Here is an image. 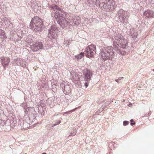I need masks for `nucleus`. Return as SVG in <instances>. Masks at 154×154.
Listing matches in <instances>:
<instances>
[{
  "label": "nucleus",
  "instance_id": "1",
  "mask_svg": "<svg viewBox=\"0 0 154 154\" xmlns=\"http://www.w3.org/2000/svg\"><path fill=\"white\" fill-rule=\"evenodd\" d=\"M124 38L123 36L119 33H115L112 37V40L113 42V45L115 48L111 46L107 47L104 48L102 49L101 52L100 53L101 58L104 60H112L114 57L115 50L118 54H124L120 49L119 44L120 42L123 40Z\"/></svg>",
  "mask_w": 154,
  "mask_h": 154
},
{
  "label": "nucleus",
  "instance_id": "2",
  "mask_svg": "<svg viewBox=\"0 0 154 154\" xmlns=\"http://www.w3.org/2000/svg\"><path fill=\"white\" fill-rule=\"evenodd\" d=\"M42 20L37 16L33 17L30 23L29 28L35 32H40L42 31L44 25Z\"/></svg>",
  "mask_w": 154,
  "mask_h": 154
},
{
  "label": "nucleus",
  "instance_id": "3",
  "mask_svg": "<svg viewBox=\"0 0 154 154\" xmlns=\"http://www.w3.org/2000/svg\"><path fill=\"white\" fill-rule=\"evenodd\" d=\"M117 15L119 21L122 23L124 26H126L128 24V18L129 16L128 12L125 11L123 9L119 10L117 13Z\"/></svg>",
  "mask_w": 154,
  "mask_h": 154
},
{
  "label": "nucleus",
  "instance_id": "4",
  "mask_svg": "<svg viewBox=\"0 0 154 154\" xmlns=\"http://www.w3.org/2000/svg\"><path fill=\"white\" fill-rule=\"evenodd\" d=\"M83 75L84 81H85V85L86 88L88 86V82L91 80L93 73L91 71L86 69L83 71Z\"/></svg>",
  "mask_w": 154,
  "mask_h": 154
},
{
  "label": "nucleus",
  "instance_id": "5",
  "mask_svg": "<svg viewBox=\"0 0 154 154\" xmlns=\"http://www.w3.org/2000/svg\"><path fill=\"white\" fill-rule=\"evenodd\" d=\"M96 47L94 45H90L86 48L84 53L88 57H91L93 56Z\"/></svg>",
  "mask_w": 154,
  "mask_h": 154
},
{
  "label": "nucleus",
  "instance_id": "6",
  "mask_svg": "<svg viewBox=\"0 0 154 154\" xmlns=\"http://www.w3.org/2000/svg\"><path fill=\"white\" fill-rule=\"evenodd\" d=\"M58 30L56 26H52L48 30L49 35H50L52 38H56L57 36Z\"/></svg>",
  "mask_w": 154,
  "mask_h": 154
},
{
  "label": "nucleus",
  "instance_id": "7",
  "mask_svg": "<svg viewBox=\"0 0 154 154\" xmlns=\"http://www.w3.org/2000/svg\"><path fill=\"white\" fill-rule=\"evenodd\" d=\"M57 22L60 26L65 29L70 28L71 26H72L70 23L67 21L65 19L63 20L61 19V20H58Z\"/></svg>",
  "mask_w": 154,
  "mask_h": 154
},
{
  "label": "nucleus",
  "instance_id": "8",
  "mask_svg": "<svg viewBox=\"0 0 154 154\" xmlns=\"http://www.w3.org/2000/svg\"><path fill=\"white\" fill-rule=\"evenodd\" d=\"M60 86L62 88L63 92L65 95H69L71 91V88L69 85H65L64 83L60 84Z\"/></svg>",
  "mask_w": 154,
  "mask_h": 154
},
{
  "label": "nucleus",
  "instance_id": "9",
  "mask_svg": "<svg viewBox=\"0 0 154 154\" xmlns=\"http://www.w3.org/2000/svg\"><path fill=\"white\" fill-rule=\"evenodd\" d=\"M1 60L2 64L4 68L8 66L10 62V59L8 57H1Z\"/></svg>",
  "mask_w": 154,
  "mask_h": 154
},
{
  "label": "nucleus",
  "instance_id": "10",
  "mask_svg": "<svg viewBox=\"0 0 154 154\" xmlns=\"http://www.w3.org/2000/svg\"><path fill=\"white\" fill-rule=\"evenodd\" d=\"M130 34L131 37L133 39H135L137 38L138 35V33L136 30L135 29L132 28L130 29Z\"/></svg>",
  "mask_w": 154,
  "mask_h": 154
},
{
  "label": "nucleus",
  "instance_id": "11",
  "mask_svg": "<svg viewBox=\"0 0 154 154\" xmlns=\"http://www.w3.org/2000/svg\"><path fill=\"white\" fill-rule=\"evenodd\" d=\"M143 14L147 17H154V12L151 10H148L145 11L144 12Z\"/></svg>",
  "mask_w": 154,
  "mask_h": 154
},
{
  "label": "nucleus",
  "instance_id": "12",
  "mask_svg": "<svg viewBox=\"0 0 154 154\" xmlns=\"http://www.w3.org/2000/svg\"><path fill=\"white\" fill-rule=\"evenodd\" d=\"M123 48L126 49L128 48V46L127 40L124 38L123 40L120 42V43L119 44Z\"/></svg>",
  "mask_w": 154,
  "mask_h": 154
},
{
  "label": "nucleus",
  "instance_id": "13",
  "mask_svg": "<svg viewBox=\"0 0 154 154\" xmlns=\"http://www.w3.org/2000/svg\"><path fill=\"white\" fill-rule=\"evenodd\" d=\"M72 22L76 25H79L81 23V19L78 16L74 17L72 18Z\"/></svg>",
  "mask_w": 154,
  "mask_h": 154
},
{
  "label": "nucleus",
  "instance_id": "14",
  "mask_svg": "<svg viewBox=\"0 0 154 154\" xmlns=\"http://www.w3.org/2000/svg\"><path fill=\"white\" fill-rule=\"evenodd\" d=\"M58 18L59 20H61V19L63 20H65V18L66 17V15L63 12H58Z\"/></svg>",
  "mask_w": 154,
  "mask_h": 154
},
{
  "label": "nucleus",
  "instance_id": "15",
  "mask_svg": "<svg viewBox=\"0 0 154 154\" xmlns=\"http://www.w3.org/2000/svg\"><path fill=\"white\" fill-rule=\"evenodd\" d=\"M76 132V130L75 128H72L69 131L70 134L68 135L69 136H75Z\"/></svg>",
  "mask_w": 154,
  "mask_h": 154
},
{
  "label": "nucleus",
  "instance_id": "16",
  "mask_svg": "<svg viewBox=\"0 0 154 154\" xmlns=\"http://www.w3.org/2000/svg\"><path fill=\"white\" fill-rule=\"evenodd\" d=\"M36 46V43L31 45V48L33 51L36 52L39 50L38 48H37V46Z\"/></svg>",
  "mask_w": 154,
  "mask_h": 154
},
{
  "label": "nucleus",
  "instance_id": "17",
  "mask_svg": "<svg viewBox=\"0 0 154 154\" xmlns=\"http://www.w3.org/2000/svg\"><path fill=\"white\" fill-rule=\"evenodd\" d=\"M4 21L5 22V25H7V26L8 25V24L11 23L10 20L9 18H8L7 17H4L3 19Z\"/></svg>",
  "mask_w": 154,
  "mask_h": 154
},
{
  "label": "nucleus",
  "instance_id": "18",
  "mask_svg": "<svg viewBox=\"0 0 154 154\" xmlns=\"http://www.w3.org/2000/svg\"><path fill=\"white\" fill-rule=\"evenodd\" d=\"M36 46H37V48H38L39 49H44L43 46L42 42H39L36 43Z\"/></svg>",
  "mask_w": 154,
  "mask_h": 154
},
{
  "label": "nucleus",
  "instance_id": "19",
  "mask_svg": "<svg viewBox=\"0 0 154 154\" xmlns=\"http://www.w3.org/2000/svg\"><path fill=\"white\" fill-rule=\"evenodd\" d=\"M61 122L60 120H57L55 121H53L52 122L53 124L52 127H54L55 126H56L59 124Z\"/></svg>",
  "mask_w": 154,
  "mask_h": 154
},
{
  "label": "nucleus",
  "instance_id": "20",
  "mask_svg": "<svg viewBox=\"0 0 154 154\" xmlns=\"http://www.w3.org/2000/svg\"><path fill=\"white\" fill-rule=\"evenodd\" d=\"M4 31L0 29V35L3 36L5 38H6L7 37Z\"/></svg>",
  "mask_w": 154,
  "mask_h": 154
},
{
  "label": "nucleus",
  "instance_id": "21",
  "mask_svg": "<svg viewBox=\"0 0 154 154\" xmlns=\"http://www.w3.org/2000/svg\"><path fill=\"white\" fill-rule=\"evenodd\" d=\"M84 54V53L82 52L80 54L77 55L76 56V58L77 59V60H78L81 59L82 57H83Z\"/></svg>",
  "mask_w": 154,
  "mask_h": 154
},
{
  "label": "nucleus",
  "instance_id": "22",
  "mask_svg": "<svg viewBox=\"0 0 154 154\" xmlns=\"http://www.w3.org/2000/svg\"><path fill=\"white\" fill-rule=\"evenodd\" d=\"M19 59H14V60L12 62V63L13 64H16L17 65H19L20 64V63L19 62Z\"/></svg>",
  "mask_w": 154,
  "mask_h": 154
},
{
  "label": "nucleus",
  "instance_id": "23",
  "mask_svg": "<svg viewBox=\"0 0 154 154\" xmlns=\"http://www.w3.org/2000/svg\"><path fill=\"white\" fill-rule=\"evenodd\" d=\"M10 123L11 125V126L12 128H13L14 126H15L17 125L16 122H14L12 120L10 121Z\"/></svg>",
  "mask_w": 154,
  "mask_h": 154
},
{
  "label": "nucleus",
  "instance_id": "24",
  "mask_svg": "<svg viewBox=\"0 0 154 154\" xmlns=\"http://www.w3.org/2000/svg\"><path fill=\"white\" fill-rule=\"evenodd\" d=\"M102 5H103V7H106V6L107 8H112L111 7V5H108L107 4H105L104 2H103L101 3Z\"/></svg>",
  "mask_w": 154,
  "mask_h": 154
},
{
  "label": "nucleus",
  "instance_id": "25",
  "mask_svg": "<svg viewBox=\"0 0 154 154\" xmlns=\"http://www.w3.org/2000/svg\"><path fill=\"white\" fill-rule=\"evenodd\" d=\"M129 122L127 121H125L123 122V125L124 126H126L128 124Z\"/></svg>",
  "mask_w": 154,
  "mask_h": 154
},
{
  "label": "nucleus",
  "instance_id": "26",
  "mask_svg": "<svg viewBox=\"0 0 154 154\" xmlns=\"http://www.w3.org/2000/svg\"><path fill=\"white\" fill-rule=\"evenodd\" d=\"M69 41H68L66 39H64V44H67V45H69Z\"/></svg>",
  "mask_w": 154,
  "mask_h": 154
},
{
  "label": "nucleus",
  "instance_id": "27",
  "mask_svg": "<svg viewBox=\"0 0 154 154\" xmlns=\"http://www.w3.org/2000/svg\"><path fill=\"white\" fill-rule=\"evenodd\" d=\"M123 78V77H120L118 79H116L115 81L117 82H120V80Z\"/></svg>",
  "mask_w": 154,
  "mask_h": 154
},
{
  "label": "nucleus",
  "instance_id": "28",
  "mask_svg": "<svg viewBox=\"0 0 154 154\" xmlns=\"http://www.w3.org/2000/svg\"><path fill=\"white\" fill-rule=\"evenodd\" d=\"M8 25H9L8 28H9L10 29H11V28H13V26L12 23H10Z\"/></svg>",
  "mask_w": 154,
  "mask_h": 154
},
{
  "label": "nucleus",
  "instance_id": "29",
  "mask_svg": "<svg viewBox=\"0 0 154 154\" xmlns=\"http://www.w3.org/2000/svg\"><path fill=\"white\" fill-rule=\"evenodd\" d=\"M73 111L72 110H71V111H68V112H65L63 114L64 115L65 114H70L71 113H72V112Z\"/></svg>",
  "mask_w": 154,
  "mask_h": 154
},
{
  "label": "nucleus",
  "instance_id": "30",
  "mask_svg": "<svg viewBox=\"0 0 154 154\" xmlns=\"http://www.w3.org/2000/svg\"><path fill=\"white\" fill-rule=\"evenodd\" d=\"M51 8L53 9L55 8V9H57V8H58V7L57 5H55L54 6H52L51 7Z\"/></svg>",
  "mask_w": 154,
  "mask_h": 154
},
{
  "label": "nucleus",
  "instance_id": "31",
  "mask_svg": "<svg viewBox=\"0 0 154 154\" xmlns=\"http://www.w3.org/2000/svg\"><path fill=\"white\" fill-rule=\"evenodd\" d=\"M151 114V113L150 112H149L148 113H146L145 114L144 116H149Z\"/></svg>",
  "mask_w": 154,
  "mask_h": 154
},
{
  "label": "nucleus",
  "instance_id": "32",
  "mask_svg": "<svg viewBox=\"0 0 154 154\" xmlns=\"http://www.w3.org/2000/svg\"><path fill=\"white\" fill-rule=\"evenodd\" d=\"M135 124V122H131V125H132V126H133Z\"/></svg>",
  "mask_w": 154,
  "mask_h": 154
},
{
  "label": "nucleus",
  "instance_id": "33",
  "mask_svg": "<svg viewBox=\"0 0 154 154\" xmlns=\"http://www.w3.org/2000/svg\"><path fill=\"white\" fill-rule=\"evenodd\" d=\"M133 119H131L130 121L132 122L133 121Z\"/></svg>",
  "mask_w": 154,
  "mask_h": 154
},
{
  "label": "nucleus",
  "instance_id": "34",
  "mask_svg": "<svg viewBox=\"0 0 154 154\" xmlns=\"http://www.w3.org/2000/svg\"><path fill=\"white\" fill-rule=\"evenodd\" d=\"M109 145H113V143H111L109 144Z\"/></svg>",
  "mask_w": 154,
  "mask_h": 154
},
{
  "label": "nucleus",
  "instance_id": "35",
  "mask_svg": "<svg viewBox=\"0 0 154 154\" xmlns=\"http://www.w3.org/2000/svg\"><path fill=\"white\" fill-rule=\"evenodd\" d=\"M42 154H46V153L45 152L43 153Z\"/></svg>",
  "mask_w": 154,
  "mask_h": 154
},
{
  "label": "nucleus",
  "instance_id": "36",
  "mask_svg": "<svg viewBox=\"0 0 154 154\" xmlns=\"http://www.w3.org/2000/svg\"><path fill=\"white\" fill-rule=\"evenodd\" d=\"M58 8V10H61V9H60V8Z\"/></svg>",
  "mask_w": 154,
  "mask_h": 154
},
{
  "label": "nucleus",
  "instance_id": "37",
  "mask_svg": "<svg viewBox=\"0 0 154 154\" xmlns=\"http://www.w3.org/2000/svg\"><path fill=\"white\" fill-rule=\"evenodd\" d=\"M42 101H41V103H42Z\"/></svg>",
  "mask_w": 154,
  "mask_h": 154
},
{
  "label": "nucleus",
  "instance_id": "38",
  "mask_svg": "<svg viewBox=\"0 0 154 154\" xmlns=\"http://www.w3.org/2000/svg\"><path fill=\"white\" fill-rule=\"evenodd\" d=\"M99 2V1H98V2H97H97H98V3Z\"/></svg>",
  "mask_w": 154,
  "mask_h": 154
},
{
  "label": "nucleus",
  "instance_id": "39",
  "mask_svg": "<svg viewBox=\"0 0 154 154\" xmlns=\"http://www.w3.org/2000/svg\"><path fill=\"white\" fill-rule=\"evenodd\" d=\"M153 71L154 72V69H153Z\"/></svg>",
  "mask_w": 154,
  "mask_h": 154
}]
</instances>
